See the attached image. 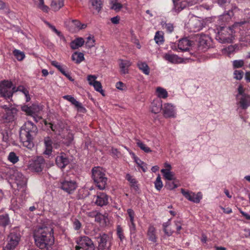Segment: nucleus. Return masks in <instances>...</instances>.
<instances>
[{
  "instance_id": "obj_8",
  "label": "nucleus",
  "mask_w": 250,
  "mask_h": 250,
  "mask_svg": "<svg viewBox=\"0 0 250 250\" xmlns=\"http://www.w3.org/2000/svg\"><path fill=\"white\" fill-rule=\"evenodd\" d=\"M195 39L198 47L204 51L209 48L211 46V38L205 34H196L195 35Z\"/></svg>"
},
{
  "instance_id": "obj_31",
  "label": "nucleus",
  "mask_w": 250,
  "mask_h": 250,
  "mask_svg": "<svg viewBox=\"0 0 250 250\" xmlns=\"http://www.w3.org/2000/svg\"><path fill=\"white\" fill-rule=\"evenodd\" d=\"M161 172L163 174L164 178L168 181H172L175 179L174 173L169 169H162Z\"/></svg>"
},
{
  "instance_id": "obj_12",
  "label": "nucleus",
  "mask_w": 250,
  "mask_h": 250,
  "mask_svg": "<svg viewBox=\"0 0 250 250\" xmlns=\"http://www.w3.org/2000/svg\"><path fill=\"white\" fill-rule=\"evenodd\" d=\"M44 167V160L42 157H38L36 159L30 162L29 168L37 172H41Z\"/></svg>"
},
{
  "instance_id": "obj_30",
  "label": "nucleus",
  "mask_w": 250,
  "mask_h": 250,
  "mask_svg": "<svg viewBox=\"0 0 250 250\" xmlns=\"http://www.w3.org/2000/svg\"><path fill=\"white\" fill-rule=\"evenodd\" d=\"M72 60L75 61L77 64L81 63L84 59V55L83 53L76 52L72 55Z\"/></svg>"
},
{
  "instance_id": "obj_2",
  "label": "nucleus",
  "mask_w": 250,
  "mask_h": 250,
  "mask_svg": "<svg viewBox=\"0 0 250 250\" xmlns=\"http://www.w3.org/2000/svg\"><path fill=\"white\" fill-rule=\"evenodd\" d=\"M249 26V22L248 21L243 20L235 22L232 27H222L218 32L216 39L222 43H230L231 42L232 39L233 31L232 28H239L240 30H242L241 27L243 29L248 28Z\"/></svg>"
},
{
  "instance_id": "obj_9",
  "label": "nucleus",
  "mask_w": 250,
  "mask_h": 250,
  "mask_svg": "<svg viewBox=\"0 0 250 250\" xmlns=\"http://www.w3.org/2000/svg\"><path fill=\"white\" fill-rule=\"evenodd\" d=\"M15 88L11 82L3 81L0 83V95L1 97L10 98L16 92Z\"/></svg>"
},
{
  "instance_id": "obj_36",
  "label": "nucleus",
  "mask_w": 250,
  "mask_h": 250,
  "mask_svg": "<svg viewBox=\"0 0 250 250\" xmlns=\"http://www.w3.org/2000/svg\"><path fill=\"white\" fill-rule=\"evenodd\" d=\"M161 25L163 29L166 30L167 33H171L174 30V26L172 23L162 21Z\"/></svg>"
},
{
  "instance_id": "obj_23",
  "label": "nucleus",
  "mask_w": 250,
  "mask_h": 250,
  "mask_svg": "<svg viewBox=\"0 0 250 250\" xmlns=\"http://www.w3.org/2000/svg\"><path fill=\"white\" fill-rule=\"evenodd\" d=\"M162 109V101L159 99L153 100L151 103L152 112L157 114L160 112Z\"/></svg>"
},
{
  "instance_id": "obj_21",
  "label": "nucleus",
  "mask_w": 250,
  "mask_h": 250,
  "mask_svg": "<svg viewBox=\"0 0 250 250\" xmlns=\"http://www.w3.org/2000/svg\"><path fill=\"white\" fill-rule=\"evenodd\" d=\"M62 98L70 102L72 104L74 105L77 108L78 110L80 112L83 113L85 112L86 109L83 107L82 104L79 102L77 101L71 95H65Z\"/></svg>"
},
{
  "instance_id": "obj_50",
  "label": "nucleus",
  "mask_w": 250,
  "mask_h": 250,
  "mask_svg": "<svg viewBox=\"0 0 250 250\" xmlns=\"http://www.w3.org/2000/svg\"><path fill=\"white\" fill-rule=\"evenodd\" d=\"M38 6L39 8L42 9L43 12H47L49 9V7L44 4L43 0H39Z\"/></svg>"
},
{
  "instance_id": "obj_4",
  "label": "nucleus",
  "mask_w": 250,
  "mask_h": 250,
  "mask_svg": "<svg viewBox=\"0 0 250 250\" xmlns=\"http://www.w3.org/2000/svg\"><path fill=\"white\" fill-rule=\"evenodd\" d=\"M92 178L96 184L97 187L100 190L105 188L107 184V178L100 167H95L92 170Z\"/></svg>"
},
{
  "instance_id": "obj_63",
  "label": "nucleus",
  "mask_w": 250,
  "mask_h": 250,
  "mask_svg": "<svg viewBox=\"0 0 250 250\" xmlns=\"http://www.w3.org/2000/svg\"><path fill=\"white\" fill-rule=\"evenodd\" d=\"M175 225L176 227V230L177 233H179V231L182 229L181 222L180 220H176L174 221Z\"/></svg>"
},
{
  "instance_id": "obj_47",
  "label": "nucleus",
  "mask_w": 250,
  "mask_h": 250,
  "mask_svg": "<svg viewBox=\"0 0 250 250\" xmlns=\"http://www.w3.org/2000/svg\"><path fill=\"white\" fill-rule=\"evenodd\" d=\"M154 185H155V188L158 190H160L161 189V188H162L163 185V183L161 180V178L160 175H159L157 176V177L154 182Z\"/></svg>"
},
{
  "instance_id": "obj_13",
  "label": "nucleus",
  "mask_w": 250,
  "mask_h": 250,
  "mask_svg": "<svg viewBox=\"0 0 250 250\" xmlns=\"http://www.w3.org/2000/svg\"><path fill=\"white\" fill-rule=\"evenodd\" d=\"M60 188L68 194L72 193L77 188V183L74 180H64L61 182Z\"/></svg>"
},
{
  "instance_id": "obj_41",
  "label": "nucleus",
  "mask_w": 250,
  "mask_h": 250,
  "mask_svg": "<svg viewBox=\"0 0 250 250\" xmlns=\"http://www.w3.org/2000/svg\"><path fill=\"white\" fill-rule=\"evenodd\" d=\"M92 5L98 11L101 10L102 6V2L101 0H91Z\"/></svg>"
},
{
  "instance_id": "obj_5",
  "label": "nucleus",
  "mask_w": 250,
  "mask_h": 250,
  "mask_svg": "<svg viewBox=\"0 0 250 250\" xmlns=\"http://www.w3.org/2000/svg\"><path fill=\"white\" fill-rule=\"evenodd\" d=\"M236 99L237 104L242 109H246L250 106V96L244 92L242 85L238 87V94L236 95Z\"/></svg>"
},
{
  "instance_id": "obj_29",
  "label": "nucleus",
  "mask_w": 250,
  "mask_h": 250,
  "mask_svg": "<svg viewBox=\"0 0 250 250\" xmlns=\"http://www.w3.org/2000/svg\"><path fill=\"white\" fill-rule=\"evenodd\" d=\"M44 143L46 148L45 153L49 155L51 153L52 150V141L49 137H45L44 139Z\"/></svg>"
},
{
  "instance_id": "obj_3",
  "label": "nucleus",
  "mask_w": 250,
  "mask_h": 250,
  "mask_svg": "<svg viewBox=\"0 0 250 250\" xmlns=\"http://www.w3.org/2000/svg\"><path fill=\"white\" fill-rule=\"evenodd\" d=\"M52 229L47 227H40L38 228L34 232V238L36 246L38 247H42V246H45L41 242L42 239H45L48 240V242L54 241V239L51 233Z\"/></svg>"
},
{
  "instance_id": "obj_25",
  "label": "nucleus",
  "mask_w": 250,
  "mask_h": 250,
  "mask_svg": "<svg viewBox=\"0 0 250 250\" xmlns=\"http://www.w3.org/2000/svg\"><path fill=\"white\" fill-rule=\"evenodd\" d=\"M17 113V110L14 107H12L5 112V119L8 122H12L14 120L15 117Z\"/></svg>"
},
{
  "instance_id": "obj_56",
  "label": "nucleus",
  "mask_w": 250,
  "mask_h": 250,
  "mask_svg": "<svg viewBox=\"0 0 250 250\" xmlns=\"http://www.w3.org/2000/svg\"><path fill=\"white\" fill-rule=\"evenodd\" d=\"M244 62L243 60H235L233 62V66L234 68H240L244 65Z\"/></svg>"
},
{
  "instance_id": "obj_49",
  "label": "nucleus",
  "mask_w": 250,
  "mask_h": 250,
  "mask_svg": "<svg viewBox=\"0 0 250 250\" xmlns=\"http://www.w3.org/2000/svg\"><path fill=\"white\" fill-rule=\"evenodd\" d=\"M234 78L238 80H240L242 79L244 72L242 70H236L234 71L233 73Z\"/></svg>"
},
{
  "instance_id": "obj_10",
  "label": "nucleus",
  "mask_w": 250,
  "mask_h": 250,
  "mask_svg": "<svg viewBox=\"0 0 250 250\" xmlns=\"http://www.w3.org/2000/svg\"><path fill=\"white\" fill-rule=\"evenodd\" d=\"M98 250H111V240L110 237L105 233L100 234L98 238Z\"/></svg>"
},
{
  "instance_id": "obj_19",
  "label": "nucleus",
  "mask_w": 250,
  "mask_h": 250,
  "mask_svg": "<svg viewBox=\"0 0 250 250\" xmlns=\"http://www.w3.org/2000/svg\"><path fill=\"white\" fill-rule=\"evenodd\" d=\"M189 26L193 32H197L201 30L204 27L203 21L196 18L190 20Z\"/></svg>"
},
{
  "instance_id": "obj_60",
  "label": "nucleus",
  "mask_w": 250,
  "mask_h": 250,
  "mask_svg": "<svg viewBox=\"0 0 250 250\" xmlns=\"http://www.w3.org/2000/svg\"><path fill=\"white\" fill-rule=\"evenodd\" d=\"M73 226L75 230H79L81 228L82 225L78 219H75L73 222Z\"/></svg>"
},
{
  "instance_id": "obj_52",
  "label": "nucleus",
  "mask_w": 250,
  "mask_h": 250,
  "mask_svg": "<svg viewBox=\"0 0 250 250\" xmlns=\"http://www.w3.org/2000/svg\"><path fill=\"white\" fill-rule=\"evenodd\" d=\"M49 127L56 133H60L62 127H58L57 125H54L52 123H48Z\"/></svg>"
},
{
  "instance_id": "obj_62",
  "label": "nucleus",
  "mask_w": 250,
  "mask_h": 250,
  "mask_svg": "<svg viewBox=\"0 0 250 250\" xmlns=\"http://www.w3.org/2000/svg\"><path fill=\"white\" fill-rule=\"evenodd\" d=\"M16 91H19L22 92L24 95H27L28 93H29L28 90H27L25 87L22 86H20L18 87L17 90H15Z\"/></svg>"
},
{
  "instance_id": "obj_55",
  "label": "nucleus",
  "mask_w": 250,
  "mask_h": 250,
  "mask_svg": "<svg viewBox=\"0 0 250 250\" xmlns=\"http://www.w3.org/2000/svg\"><path fill=\"white\" fill-rule=\"evenodd\" d=\"M165 187L168 189L171 190L175 188H176L178 186L173 181H169L166 183Z\"/></svg>"
},
{
  "instance_id": "obj_15",
  "label": "nucleus",
  "mask_w": 250,
  "mask_h": 250,
  "mask_svg": "<svg viewBox=\"0 0 250 250\" xmlns=\"http://www.w3.org/2000/svg\"><path fill=\"white\" fill-rule=\"evenodd\" d=\"M93 201L96 205L103 207L108 203V196L104 192H99L94 196Z\"/></svg>"
},
{
  "instance_id": "obj_34",
  "label": "nucleus",
  "mask_w": 250,
  "mask_h": 250,
  "mask_svg": "<svg viewBox=\"0 0 250 250\" xmlns=\"http://www.w3.org/2000/svg\"><path fill=\"white\" fill-rule=\"evenodd\" d=\"M111 8L116 11H119L123 7L121 3L118 2V0H110Z\"/></svg>"
},
{
  "instance_id": "obj_27",
  "label": "nucleus",
  "mask_w": 250,
  "mask_h": 250,
  "mask_svg": "<svg viewBox=\"0 0 250 250\" xmlns=\"http://www.w3.org/2000/svg\"><path fill=\"white\" fill-rule=\"evenodd\" d=\"M84 43V41L82 38H78L72 41L70 43V47L72 49H76L82 46Z\"/></svg>"
},
{
  "instance_id": "obj_57",
  "label": "nucleus",
  "mask_w": 250,
  "mask_h": 250,
  "mask_svg": "<svg viewBox=\"0 0 250 250\" xmlns=\"http://www.w3.org/2000/svg\"><path fill=\"white\" fill-rule=\"evenodd\" d=\"M117 234L121 241H122L125 238V236L123 234V229L120 226H118L117 227Z\"/></svg>"
},
{
  "instance_id": "obj_42",
  "label": "nucleus",
  "mask_w": 250,
  "mask_h": 250,
  "mask_svg": "<svg viewBox=\"0 0 250 250\" xmlns=\"http://www.w3.org/2000/svg\"><path fill=\"white\" fill-rule=\"evenodd\" d=\"M154 40L156 43L161 44L164 42V37L159 31H157L155 34Z\"/></svg>"
},
{
  "instance_id": "obj_20",
  "label": "nucleus",
  "mask_w": 250,
  "mask_h": 250,
  "mask_svg": "<svg viewBox=\"0 0 250 250\" xmlns=\"http://www.w3.org/2000/svg\"><path fill=\"white\" fill-rule=\"evenodd\" d=\"M164 116L166 118H171L175 117V110L174 106L171 104H165L163 109Z\"/></svg>"
},
{
  "instance_id": "obj_18",
  "label": "nucleus",
  "mask_w": 250,
  "mask_h": 250,
  "mask_svg": "<svg viewBox=\"0 0 250 250\" xmlns=\"http://www.w3.org/2000/svg\"><path fill=\"white\" fill-rule=\"evenodd\" d=\"M193 43V41L188 40V38H182L179 41L178 48L182 51H187Z\"/></svg>"
},
{
  "instance_id": "obj_44",
  "label": "nucleus",
  "mask_w": 250,
  "mask_h": 250,
  "mask_svg": "<svg viewBox=\"0 0 250 250\" xmlns=\"http://www.w3.org/2000/svg\"><path fill=\"white\" fill-rule=\"evenodd\" d=\"M93 86L97 91L100 92L102 95L104 96V90L102 89L101 83L100 82L97 81L94 82Z\"/></svg>"
},
{
  "instance_id": "obj_39",
  "label": "nucleus",
  "mask_w": 250,
  "mask_h": 250,
  "mask_svg": "<svg viewBox=\"0 0 250 250\" xmlns=\"http://www.w3.org/2000/svg\"><path fill=\"white\" fill-rule=\"evenodd\" d=\"M71 24L72 26H75L78 30L84 29L86 27V24H82L79 21L76 20H72Z\"/></svg>"
},
{
  "instance_id": "obj_48",
  "label": "nucleus",
  "mask_w": 250,
  "mask_h": 250,
  "mask_svg": "<svg viewBox=\"0 0 250 250\" xmlns=\"http://www.w3.org/2000/svg\"><path fill=\"white\" fill-rule=\"evenodd\" d=\"M94 37L92 36H89L87 38V41L85 43V45L88 48H91L94 45L95 40H94Z\"/></svg>"
},
{
  "instance_id": "obj_7",
  "label": "nucleus",
  "mask_w": 250,
  "mask_h": 250,
  "mask_svg": "<svg viewBox=\"0 0 250 250\" xmlns=\"http://www.w3.org/2000/svg\"><path fill=\"white\" fill-rule=\"evenodd\" d=\"M76 250H95V247L91 239L84 236L80 237L77 241Z\"/></svg>"
},
{
  "instance_id": "obj_40",
  "label": "nucleus",
  "mask_w": 250,
  "mask_h": 250,
  "mask_svg": "<svg viewBox=\"0 0 250 250\" xmlns=\"http://www.w3.org/2000/svg\"><path fill=\"white\" fill-rule=\"evenodd\" d=\"M136 144L138 147L140 148L142 150L146 153H149L151 152V150L148 147H147L145 144L140 140H138L136 142Z\"/></svg>"
},
{
  "instance_id": "obj_14",
  "label": "nucleus",
  "mask_w": 250,
  "mask_h": 250,
  "mask_svg": "<svg viewBox=\"0 0 250 250\" xmlns=\"http://www.w3.org/2000/svg\"><path fill=\"white\" fill-rule=\"evenodd\" d=\"M14 176L15 177L16 182L18 186H20L21 188V192H23L22 194V197H23L24 199L25 197V186L26 183V179L23 175L20 172H17L14 173Z\"/></svg>"
},
{
  "instance_id": "obj_64",
  "label": "nucleus",
  "mask_w": 250,
  "mask_h": 250,
  "mask_svg": "<svg viewBox=\"0 0 250 250\" xmlns=\"http://www.w3.org/2000/svg\"><path fill=\"white\" fill-rule=\"evenodd\" d=\"M127 214L129 218H134L135 216V212L131 208H129L127 210Z\"/></svg>"
},
{
  "instance_id": "obj_37",
  "label": "nucleus",
  "mask_w": 250,
  "mask_h": 250,
  "mask_svg": "<svg viewBox=\"0 0 250 250\" xmlns=\"http://www.w3.org/2000/svg\"><path fill=\"white\" fill-rule=\"evenodd\" d=\"M131 62L129 61H126L122 62L120 66L121 68V71L123 74H126L128 73L127 68L130 66Z\"/></svg>"
},
{
  "instance_id": "obj_11",
  "label": "nucleus",
  "mask_w": 250,
  "mask_h": 250,
  "mask_svg": "<svg viewBox=\"0 0 250 250\" xmlns=\"http://www.w3.org/2000/svg\"><path fill=\"white\" fill-rule=\"evenodd\" d=\"M174 4L173 10L176 13H179L186 7L188 5H192L196 3L198 0H172Z\"/></svg>"
},
{
  "instance_id": "obj_53",
  "label": "nucleus",
  "mask_w": 250,
  "mask_h": 250,
  "mask_svg": "<svg viewBox=\"0 0 250 250\" xmlns=\"http://www.w3.org/2000/svg\"><path fill=\"white\" fill-rule=\"evenodd\" d=\"M31 107L33 115L39 112L42 109V106L36 104H33Z\"/></svg>"
},
{
  "instance_id": "obj_58",
  "label": "nucleus",
  "mask_w": 250,
  "mask_h": 250,
  "mask_svg": "<svg viewBox=\"0 0 250 250\" xmlns=\"http://www.w3.org/2000/svg\"><path fill=\"white\" fill-rule=\"evenodd\" d=\"M51 64L56 67L62 73L65 71L62 67L57 61H52Z\"/></svg>"
},
{
  "instance_id": "obj_51",
  "label": "nucleus",
  "mask_w": 250,
  "mask_h": 250,
  "mask_svg": "<svg viewBox=\"0 0 250 250\" xmlns=\"http://www.w3.org/2000/svg\"><path fill=\"white\" fill-rule=\"evenodd\" d=\"M21 109L22 111L25 112L27 115L29 116L33 115L31 106H28L26 105L21 106Z\"/></svg>"
},
{
  "instance_id": "obj_22",
  "label": "nucleus",
  "mask_w": 250,
  "mask_h": 250,
  "mask_svg": "<svg viewBox=\"0 0 250 250\" xmlns=\"http://www.w3.org/2000/svg\"><path fill=\"white\" fill-rule=\"evenodd\" d=\"M164 58L172 63H181L183 61V59L182 58L178 57L176 55L170 53L165 54Z\"/></svg>"
},
{
  "instance_id": "obj_59",
  "label": "nucleus",
  "mask_w": 250,
  "mask_h": 250,
  "mask_svg": "<svg viewBox=\"0 0 250 250\" xmlns=\"http://www.w3.org/2000/svg\"><path fill=\"white\" fill-rule=\"evenodd\" d=\"M97 79V77L95 75H88L87 77V80L88 81L89 84L90 85H93L94 82H96V79Z\"/></svg>"
},
{
  "instance_id": "obj_35",
  "label": "nucleus",
  "mask_w": 250,
  "mask_h": 250,
  "mask_svg": "<svg viewBox=\"0 0 250 250\" xmlns=\"http://www.w3.org/2000/svg\"><path fill=\"white\" fill-rule=\"evenodd\" d=\"M138 66L143 73L146 75H148L149 73V68L148 65L145 62H139L138 63Z\"/></svg>"
},
{
  "instance_id": "obj_43",
  "label": "nucleus",
  "mask_w": 250,
  "mask_h": 250,
  "mask_svg": "<svg viewBox=\"0 0 250 250\" xmlns=\"http://www.w3.org/2000/svg\"><path fill=\"white\" fill-rule=\"evenodd\" d=\"M134 160H135V162H136V163L137 164V165L139 167H140L142 168L143 171L144 172H146V170L147 169V167L146 166V164L144 162L141 161L137 157H134Z\"/></svg>"
},
{
  "instance_id": "obj_1",
  "label": "nucleus",
  "mask_w": 250,
  "mask_h": 250,
  "mask_svg": "<svg viewBox=\"0 0 250 250\" xmlns=\"http://www.w3.org/2000/svg\"><path fill=\"white\" fill-rule=\"evenodd\" d=\"M38 132L35 125L31 121H27L21 126L20 138L24 146L31 149L34 146L33 140Z\"/></svg>"
},
{
  "instance_id": "obj_45",
  "label": "nucleus",
  "mask_w": 250,
  "mask_h": 250,
  "mask_svg": "<svg viewBox=\"0 0 250 250\" xmlns=\"http://www.w3.org/2000/svg\"><path fill=\"white\" fill-rule=\"evenodd\" d=\"M8 160L13 164H16L19 160V157L16 155V153L14 152H11L8 157Z\"/></svg>"
},
{
  "instance_id": "obj_32",
  "label": "nucleus",
  "mask_w": 250,
  "mask_h": 250,
  "mask_svg": "<svg viewBox=\"0 0 250 250\" xmlns=\"http://www.w3.org/2000/svg\"><path fill=\"white\" fill-rule=\"evenodd\" d=\"M9 223V218L7 214L0 215V226L5 227Z\"/></svg>"
},
{
  "instance_id": "obj_33",
  "label": "nucleus",
  "mask_w": 250,
  "mask_h": 250,
  "mask_svg": "<svg viewBox=\"0 0 250 250\" xmlns=\"http://www.w3.org/2000/svg\"><path fill=\"white\" fill-rule=\"evenodd\" d=\"M157 96L160 98L166 99L168 96L167 90L164 88L158 87L156 89Z\"/></svg>"
},
{
  "instance_id": "obj_17",
  "label": "nucleus",
  "mask_w": 250,
  "mask_h": 250,
  "mask_svg": "<svg viewBox=\"0 0 250 250\" xmlns=\"http://www.w3.org/2000/svg\"><path fill=\"white\" fill-rule=\"evenodd\" d=\"M70 163V161L64 153H61L60 155L56 157V163L58 167L62 169L65 167Z\"/></svg>"
},
{
  "instance_id": "obj_54",
  "label": "nucleus",
  "mask_w": 250,
  "mask_h": 250,
  "mask_svg": "<svg viewBox=\"0 0 250 250\" xmlns=\"http://www.w3.org/2000/svg\"><path fill=\"white\" fill-rule=\"evenodd\" d=\"M128 226L129 227L130 230V234L131 236H133V237L135 236V233L136 232V225L134 223H128Z\"/></svg>"
},
{
  "instance_id": "obj_26",
  "label": "nucleus",
  "mask_w": 250,
  "mask_h": 250,
  "mask_svg": "<svg viewBox=\"0 0 250 250\" xmlns=\"http://www.w3.org/2000/svg\"><path fill=\"white\" fill-rule=\"evenodd\" d=\"M64 5L63 0H52L50 7L54 11L60 10Z\"/></svg>"
},
{
  "instance_id": "obj_24",
  "label": "nucleus",
  "mask_w": 250,
  "mask_h": 250,
  "mask_svg": "<svg viewBox=\"0 0 250 250\" xmlns=\"http://www.w3.org/2000/svg\"><path fill=\"white\" fill-rule=\"evenodd\" d=\"M126 179L129 182L130 188L135 191L140 190L138 181L136 179L133 178L129 174H127L125 177Z\"/></svg>"
},
{
  "instance_id": "obj_46",
  "label": "nucleus",
  "mask_w": 250,
  "mask_h": 250,
  "mask_svg": "<svg viewBox=\"0 0 250 250\" xmlns=\"http://www.w3.org/2000/svg\"><path fill=\"white\" fill-rule=\"evenodd\" d=\"M13 54L19 61H22L25 57L24 53L19 50L15 49L13 51Z\"/></svg>"
},
{
  "instance_id": "obj_16",
  "label": "nucleus",
  "mask_w": 250,
  "mask_h": 250,
  "mask_svg": "<svg viewBox=\"0 0 250 250\" xmlns=\"http://www.w3.org/2000/svg\"><path fill=\"white\" fill-rule=\"evenodd\" d=\"M181 193L185 198H186L189 201H192L193 202L198 203L200 202V200L202 198L200 193L196 194L194 192L186 191L183 188H181Z\"/></svg>"
},
{
  "instance_id": "obj_61",
  "label": "nucleus",
  "mask_w": 250,
  "mask_h": 250,
  "mask_svg": "<svg viewBox=\"0 0 250 250\" xmlns=\"http://www.w3.org/2000/svg\"><path fill=\"white\" fill-rule=\"evenodd\" d=\"M111 151V153H112L113 157H119V156L120 155V153L117 150V149L114 148H112Z\"/></svg>"
},
{
  "instance_id": "obj_38",
  "label": "nucleus",
  "mask_w": 250,
  "mask_h": 250,
  "mask_svg": "<svg viewBox=\"0 0 250 250\" xmlns=\"http://www.w3.org/2000/svg\"><path fill=\"white\" fill-rule=\"evenodd\" d=\"M41 242L43 243V244L45 245V246L43 245L42 247H39L42 250H48L54 244V241L51 240V242H48V240L45 239H42Z\"/></svg>"
},
{
  "instance_id": "obj_28",
  "label": "nucleus",
  "mask_w": 250,
  "mask_h": 250,
  "mask_svg": "<svg viewBox=\"0 0 250 250\" xmlns=\"http://www.w3.org/2000/svg\"><path fill=\"white\" fill-rule=\"evenodd\" d=\"M156 229L153 226H149L147 230V237L149 241L154 243L157 241V237L155 234Z\"/></svg>"
},
{
  "instance_id": "obj_6",
  "label": "nucleus",
  "mask_w": 250,
  "mask_h": 250,
  "mask_svg": "<svg viewBox=\"0 0 250 250\" xmlns=\"http://www.w3.org/2000/svg\"><path fill=\"white\" fill-rule=\"evenodd\" d=\"M21 240L20 233L15 231L11 232L6 239V245L3 250H14L19 245Z\"/></svg>"
}]
</instances>
